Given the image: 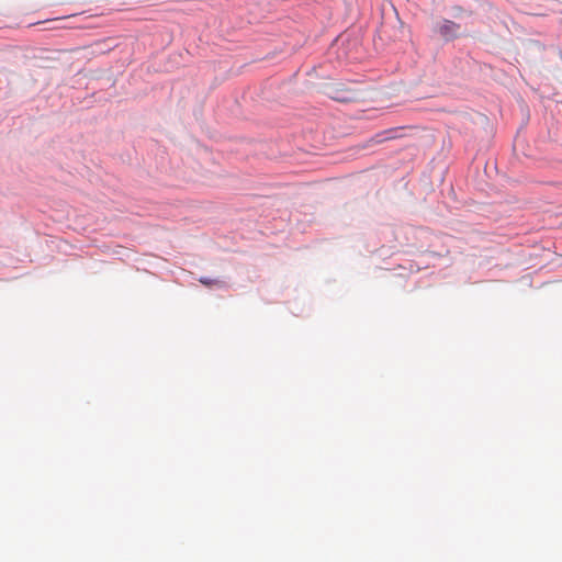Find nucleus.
Instances as JSON below:
<instances>
[{
  "instance_id": "f257e3e1",
  "label": "nucleus",
  "mask_w": 562,
  "mask_h": 562,
  "mask_svg": "<svg viewBox=\"0 0 562 562\" xmlns=\"http://www.w3.org/2000/svg\"><path fill=\"white\" fill-rule=\"evenodd\" d=\"M460 25L450 20H443L437 25V32L446 40H452L458 36Z\"/></svg>"
},
{
  "instance_id": "f03ea898",
  "label": "nucleus",
  "mask_w": 562,
  "mask_h": 562,
  "mask_svg": "<svg viewBox=\"0 0 562 562\" xmlns=\"http://www.w3.org/2000/svg\"><path fill=\"white\" fill-rule=\"evenodd\" d=\"M334 99L338 100V101H342V102H348V101H351L353 100V97L346 92V93H342L341 95H335Z\"/></svg>"
},
{
  "instance_id": "7ed1b4c3",
  "label": "nucleus",
  "mask_w": 562,
  "mask_h": 562,
  "mask_svg": "<svg viewBox=\"0 0 562 562\" xmlns=\"http://www.w3.org/2000/svg\"><path fill=\"white\" fill-rule=\"evenodd\" d=\"M201 282L204 283V284H210V282L205 279H201Z\"/></svg>"
}]
</instances>
